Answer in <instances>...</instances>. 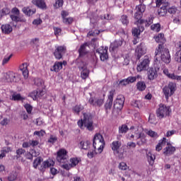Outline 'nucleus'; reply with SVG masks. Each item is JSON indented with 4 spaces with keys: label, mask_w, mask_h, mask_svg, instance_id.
I'll return each mask as SVG.
<instances>
[{
    "label": "nucleus",
    "mask_w": 181,
    "mask_h": 181,
    "mask_svg": "<svg viewBox=\"0 0 181 181\" xmlns=\"http://www.w3.org/2000/svg\"><path fill=\"white\" fill-rule=\"evenodd\" d=\"M159 54H160V59L158 57ZM160 60L163 62V63H165V64H169L171 62L169 49L165 47V45L162 44L158 45L155 51L154 66H156L157 70L160 69Z\"/></svg>",
    "instance_id": "obj_1"
},
{
    "label": "nucleus",
    "mask_w": 181,
    "mask_h": 181,
    "mask_svg": "<svg viewBox=\"0 0 181 181\" xmlns=\"http://www.w3.org/2000/svg\"><path fill=\"white\" fill-rule=\"evenodd\" d=\"M83 118L78 122V125L81 129L86 128L88 131H94V123L93 122V115L91 113H83Z\"/></svg>",
    "instance_id": "obj_2"
},
{
    "label": "nucleus",
    "mask_w": 181,
    "mask_h": 181,
    "mask_svg": "<svg viewBox=\"0 0 181 181\" xmlns=\"http://www.w3.org/2000/svg\"><path fill=\"white\" fill-rule=\"evenodd\" d=\"M93 148L95 150H97L98 153H101L105 146V141L103 135L100 134H96L93 138Z\"/></svg>",
    "instance_id": "obj_3"
},
{
    "label": "nucleus",
    "mask_w": 181,
    "mask_h": 181,
    "mask_svg": "<svg viewBox=\"0 0 181 181\" xmlns=\"http://www.w3.org/2000/svg\"><path fill=\"white\" fill-rule=\"evenodd\" d=\"M170 112H172L170 107L166 106L163 104H160L158 109L156 110L157 117L160 119H162V118H166V117H169V115H170Z\"/></svg>",
    "instance_id": "obj_4"
},
{
    "label": "nucleus",
    "mask_w": 181,
    "mask_h": 181,
    "mask_svg": "<svg viewBox=\"0 0 181 181\" xmlns=\"http://www.w3.org/2000/svg\"><path fill=\"white\" fill-rule=\"evenodd\" d=\"M175 91H176V83L170 82L168 85L165 86L163 88V93L166 98H168L175 94Z\"/></svg>",
    "instance_id": "obj_5"
},
{
    "label": "nucleus",
    "mask_w": 181,
    "mask_h": 181,
    "mask_svg": "<svg viewBox=\"0 0 181 181\" xmlns=\"http://www.w3.org/2000/svg\"><path fill=\"white\" fill-rule=\"evenodd\" d=\"M162 6L158 10V14L159 16H165L166 15V13L168 12V6H169V2H168V0H156V6Z\"/></svg>",
    "instance_id": "obj_6"
},
{
    "label": "nucleus",
    "mask_w": 181,
    "mask_h": 181,
    "mask_svg": "<svg viewBox=\"0 0 181 181\" xmlns=\"http://www.w3.org/2000/svg\"><path fill=\"white\" fill-rule=\"evenodd\" d=\"M125 103V98L122 95L117 96L114 102L113 107L116 110H122L124 108V103Z\"/></svg>",
    "instance_id": "obj_7"
},
{
    "label": "nucleus",
    "mask_w": 181,
    "mask_h": 181,
    "mask_svg": "<svg viewBox=\"0 0 181 181\" xmlns=\"http://www.w3.org/2000/svg\"><path fill=\"white\" fill-rule=\"evenodd\" d=\"M4 77L7 83H18V81L20 80L19 77H18V75L12 71L6 73Z\"/></svg>",
    "instance_id": "obj_8"
},
{
    "label": "nucleus",
    "mask_w": 181,
    "mask_h": 181,
    "mask_svg": "<svg viewBox=\"0 0 181 181\" xmlns=\"http://www.w3.org/2000/svg\"><path fill=\"white\" fill-rule=\"evenodd\" d=\"M66 53V47L65 46H58L56 47L54 52V56L57 60H60L63 55Z\"/></svg>",
    "instance_id": "obj_9"
},
{
    "label": "nucleus",
    "mask_w": 181,
    "mask_h": 181,
    "mask_svg": "<svg viewBox=\"0 0 181 181\" xmlns=\"http://www.w3.org/2000/svg\"><path fill=\"white\" fill-rule=\"evenodd\" d=\"M67 159V151L61 149L57 152V160L59 163H65Z\"/></svg>",
    "instance_id": "obj_10"
},
{
    "label": "nucleus",
    "mask_w": 181,
    "mask_h": 181,
    "mask_svg": "<svg viewBox=\"0 0 181 181\" xmlns=\"http://www.w3.org/2000/svg\"><path fill=\"white\" fill-rule=\"evenodd\" d=\"M89 104L93 107H101L104 104V100L99 98L90 97L88 100Z\"/></svg>",
    "instance_id": "obj_11"
},
{
    "label": "nucleus",
    "mask_w": 181,
    "mask_h": 181,
    "mask_svg": "<svg viewBox=\"0 0 181 181\" xmlns=\"http://www.w3.org/2000/svg\"><path fill=\"white\" fill-rule=\"evenodd\" d=\"M149 58H144V60L139 65H137V71H144L147 70L149 67Z\"/></svg>",
    "instance_id": "obj_12"
},
{
    "label": "nucleus",
    "mask_w": 181,
    "mask_h": 181,
    "mask_svg": "<svg viewBox=\"0 0 181 181\" xmlns=\"http://www.w3.org/2000/svg\"><path fill=\"white\" fill-rule=\"evenodd\" d=\"M50 166H54V161L53 160H47L38 167V169L43 173L47 168H50Z\"/></svg>",
    "instance_id": "obj_13"
},
{
    "label": "nucleus",
    "mask_w": 181,
    "mask_h": 181,
    "mask_svg": "<svg viewBox=\"0 0 181 181\" xmlns=\"http://www.w3.org/2000/svg\"><path fill=\"white\" fill-rule=\"evenodd\" d=\"M121 141H114L110 144V147L112 151H113L114 155H117V153H119V148H121Z\"/></svg>",
    "instance_id": "obj_14"
},
{
    "label": "nucleus",
    "mask_w": 181,
    "mask_h": 181,
    "mask_svg": "<svg viewBox=\"0 0 181 181\" xmlns=\"http://www.w3.org/2000/svg\"><path fill=\"white\" fill-rule=\"evenodd\" d=\"M46 94V92L43 90H36L33 91L30 95L32 97L33 100H37V98H40V97H43Z\"/></svg>",
    "instance_id": "obj_15"
},
{
    "label": "nucleus",
    "mask_w": 181,
    "mask_h": 181,
    "mask_svg": "<svg viewBox=\"0 0 181 181\" xmlns=\"http://www.w3.org/2000/svg\"><path fill=\"white\" fill-rule=\"evenodd\" d=\"M148 80H155L158 78V70L156 68H150L148 71Z\"/></svg>",
    "instance_id": "obj_16"
},
{
    "label": "nucleus",
    "mask_w": 181,
    "mask_h": 181,
    "mask_svg": "<svg viewBox=\"0 0 181 181\" xmlns=\"http://www.w3.org/2000/svg\"><path fill=\"white\" fill-rule=\"evenodd\" d=\"M32 4L40 8V9H47L46 2L45 0H32Z\"/></svg>",
    "instance_id": "obj_17"
},
{
    "label": "nucleus",
    "mask_w": 181,
    "mask_h": 181,
    "mask_svg": "<svg viewBox=\"0 0 181 181\" xmlns=\"http://www.w3.org/2000/svg\"><path fill=\"white\" fill-rule=\"evenodd\" d=\"M176 148L174 146H168L163 149V155L165 156H170V155H173Z\"/></svg>",
    "instance_id": "obj_18"
},
{
    "label": "nucleus",
    "mask_w": 181,
    "mask_h": 181,
    "mask_svg": "<svg viewBox=\"0 0 181 181\" xmlns=\"http://www.w3.org/2000/svg\"><path fill=\"white\" fill-rule=\"evenodd\" d=\"M114 100V94L111 93L108 96V99L105 105V108L106 111H108V110H111V107H112V101Z\"/></svg>",
    "instance_id": "obj_19"
},
{
    "label": "nucleus",
    "mask_w": 181,
    "mask_h": 181,
    "mask_svg": "<svg viewBox=\"0 0 181 181\" xmlns=\"http://www.w3.org/2000/svg\"><path fill=\"white\" fill-rule=\"evenodd\" d=\"M122 46V40H115L114 42L111 43L110 47V52H115V49Z\"/></svg>",
    "instance_id": "obj_20"
},
{
    "label": "nucleus",
    "mask_w": 181,
    "mask_h": 181,
    "mask_svg": "<svg viewBox=\"0 0 181 181\" xmlns=\"http://www.w3.org/2000/svg\"><path fill=\"white\" fill-rule=\"evenodd\" d=\"M22 12L25 15V16H32L36 13V9H30V7L26 6L22 8Z\"/></svg>",
    "instance_id": "obj_21"
},
{
    "label": "nucleus",
    "mask_w": 181,
    "mask_h": 181,
    "mask_svg": "<svg viewBox=\"0 0 181 181\" xmlns=\"http://www.w3.org/2000/svg\"><path fill=\"white\" fill-rule=\"evenodd\" d=\"M62 69H63V62H55L53 66L51 68V71H55V73H59V71H60Z\"/></svg>",
    "instance_id": "obj_22"
},
{
    "label": "nucleus",
    "mask_w": 181,
    "mask_h": 181,
    "mask_svg": "<svg viewBox=\"0 0 181 181\" xmlns=\"http://www.w3.org/2000/svg\"><path fill=\"white\" fill-rule=\"evenodd\" d=\"M1 29L5 35H9L13 30L12 25L9 24H4L2 25Z\"/></svg>",
    "instance_id": "obj_23"
},
{
    "label": "nucleus",
    "mask_w": 181,
    "mask_h": 181,
    "mask_svg": "<svg viewBox=\"0 0 181 181\" xmlns=\"http://www.w3.org/2000/svg\"><path fill=\"white\" fill-rule=\"evenodd\" d=\"M137 57L139 59L143 54H145V49H144V43H141L136 49Z\"/></svg>",
    "instance_id": "obj_24"
},
{
    "label": "nucleus",
    "mask_w": 181,
    "mask_h": 181,
    "mask_svg": "<svg viewBox=\"0 0 181 181\" xmlns=\"http://www.w3.org/2000/svg\"><path fill=\"white\" fill-rule=\"evenodd\" d=\"M136 138L137 139H141V141H137V145H139V146H141V145L146 144V139H145L144 133H139Z\"/></svg>",
    "instance_id": "obj_25"
},
{
    "label": "nucleus",
    "mask_w": 181,
    "mask_h": 181,
    "mask_svg": "<svg viewBox=\"0 0 181 181\" xmlns=\"http://www.w3.org/2000/svg\"><path fill=\"white\" fill-rule=\"evenodd\" d=\"M81 69L82 70L81 73V77L83 78V80H86V78L88 77V74H90V71H88L86 66H83Z\"/></svg>",
    "instance_id": "obj_26"
},
{
    "label": "nucleus",
    "mask_w": 181,
    "mask_h": 181,
    "mask_svg": "<svg viewBox=\"0 0 181 181\" xmlns=\"http://www.w3.org/2000/svg\"><path fill=\"white\" fill-rule=\"evenodd\" d=\"M156 42L157 43H160L159 45H163L166 42V39H165V35L162 33L158 34V35L156 37Z\"/></svg>",
    "instance_id": "obj_27"
},
{
    "label": "nucleus",
    "mask_w": 181,
    "mask_h": 181,
    "mask_svg": "<svg viewBox=\"0 0 181 181\" xmlns=\"http://www.w3.org/2000/svg\"><path fill=\"white\" fill-rule=\"evenodd\" d=\"M147 158L149 165H151V166H153V163H155L156 159L155 155H153L152 153L148 152L147 154Z\"/></svg>",
    "instance_id": "obj_28"
},
{
    "label": "nucleus",
    "mask_w": 181,
    "mask_h": 181,
    "mask_svg": "<svg viewBox=\"0 0 181 181\" xmlns=\"http://www.w3.org/2000/svg\"><path fill=\"white\" fill-rule=\"evenodd\" d=\"M87 46H88V44L87 42L84 43L83 45L81 46L80 49H78L80 56H84V54H87V50L86 49V47H87Z\"/></svg>",
    "instance_id": "obj_29"
},
{
    "label": "nucleus",
    "mask_w": 181,
    "mask_h": 181,
    "mask_svg": "<svg viewBox=\"0 0 181 181\" xmlns=\"http://www.w3.org/2000/svg\"><path fill=\"white\" fill-rule=\"evenodd\" d=\"M134 18L137 20V22L140 23V25L144 24V23L145 22V20L141 19V18H142V13L138 11H136V12L135 13Z\"/></svg>",
    "instance_id": "obj_30"
},
{
    "label": "nucleus",
    "mask_w": 181,
    "mask_h": 181,
    "mask_svg": "<svg viewBox=\"0 0 181 181\" xmlns=\"http://www.w3.org/2000/svg\"><path fill=\"white\" fill-rule=\"evenodd\" d=\"M42 162H43V158L42 157H37L36 158L33 163V166L34 169H37V166H39V165H40V163H42Z\"/></svg>",
    "instance_id": "obj_31"
},
{
    "label": "nucleus",
    "mask_w": 181,
    "mask_h": 181,
    "mask_svg": "<svg viewBox=\"0 0 181 181\" xmlns=\"http://www.w3.org/2000/svg\"><path fill=\"white\" fill-rule=\"evenodd\" d=\"M108 52V47H100L98 49H96V53H98L100 56L101 54H105V53Z\"/></svg>",
    "instance_id": "obj_32"
},
{
    "label": "nucleus",
    "mask_w": 181,
    "mask_h": 181,
    "mask_svg": "<svg viewBox=\"0 0 181 181\" xmlns=\"http://www.w3.org/2000/svg\"><path fill=\"white\" fill-rule=\"evenodd\" d=\"M166 144V138H163V140L160 141L156 146V151L158 152L162 151V146Z\"/></svg>",
    "instance_id": "obj_33"
},
{
    "label": "nucleus",
    "mask_w": 181,
    "mask_h": 181,
    "mask_svg": "<svg viewBox=\"0 0 181 181\" xmlns=\"http://www.w3.org/2000/svg\"><path fill=\"white\" fill-rule=\"evenodd\" d=\"M136 87L139 91H144L146 88V84L144 81H139L136 84Z\"/></svg>",
    "instance_id": "obj_34"
},
{
    "label": "nucleus",
    "mask_w": 181,
    "mask_h": 181,
    "mask_svg": "<svg viewBox=\"0 0 181 181\" xmlns=\"http://www.w3.org/2000/svg\"><path fill=\"white\" fill-rule=\"evenodd\" d=\"M11 100H13V101H22L25 100V98L22 97L19 93H13L12 95Z\"/></svg>",
    "instance_id": "obj_35"
},
{
    "label": "nucleus",
    "mask_w": 181,
    "mask_h": 181,
    "mask_svg": "<svg viewBox=\"0 0 181 181\" xmlns=\"http://www.w3.org/2000/svg\"><path fill=\"white\" fill-rule=\"evenodd\" d=\"M84 110V107L81 105H76L75 107L73 108V111L76 112V114H80L81 111H83Z\"/></svg>",
    "instance_id": "obj_36"
},
{
    "label": "nucleus",
    "mask_w": 181,
    "mask_h": 181,
    "mask_svg": "<svg viewBox=\"0 0 181 181\" xmlns=\"http://www.w3.org/2000/svg\"><path fill=\"white\" fill-rule=\"evenodd\" d=\"M120 22H122V25L124 26H128V23H129V20H128V16L123 15L120 18Z\"/></svg>",
    "instance_id": "obj_37"
},
{
    "label": "nucleus",
    "mask_w": 181,
    "mask_h": 181,
    "mask_svg": "<svg viewBox=\"0 0 181 181\" xmlns=\"http://www.w3.org/2000/svg\"><path fill=\"white\" fill-rule=\"evenodd\" d=\"M16 177H18V173H16V171H12L8 177V180L9 181H13V180H16Z\"/></svg>",
    "instance_id": "obj_38"
},
{
    "label": "nucleus",
    "mask_w": 181,
    "mask_h": 181,
    "mask_svg": "<svg viewBox=\"0 0 181 181\" xmlns=\"http://www.w3.org/2000/svg\"><path fill=\"white\" fill-rule=\"evenodd\" d=\"M128 131V126L127 124H122L119 127V134H127Z\"/></svg>",
    "instance_id": "obj_39"
},
{
    "label": "nucleus",
    "mask_w": 181,
    "mask_h": 181,
    "mask_svg": "<svg viewBox=\"0 0 181 181\" xmlns=\"http://www.w3.org/2000/svg\"><path fill=\"white\" fill-rule=\"evenodd\" d=\"M145 9H146V6L144 4H142V3L136 7V11H137V12H140L141 13L145 12Z\"/></svg>",
    "instance_id": "obj_40"
},
{
    "label": "nucleus",
    "mask_w": 181,
    "mask_h": 181,
    "mask_svg": "<svg viewBox=\"0 0 181 181\" xmlns=\"http://www.w3.org/2000/svg\"><path fill=\"white\" fill-rule=\"evenodd\" d=\"M70 165L72 168H74L75 166H77V165H78V162H80V160H78V158H73L70 159Z\"/></svg>",
    "instance_id": "obj_41"
},
{
    "label": "nucleus",
    "mask_w": 181,
    "mask_h": 181,
    "mask_svg": "<svg viewBox=\"0 0 181 181\" xmlns=\"http://www.w3.org/2000/svg\"><path fill=\"white\" fill-rule=\"evenodd\" d=\"M80 145L81 147V149H88V146H90V141H81Z\"/></svg>",
    "instance_id": "obj_42"
},
{
    "label": "nucleus",
    "mask_w": 181,
    "mask_h": 181,
    "mask_svg": "<svg viewBox=\"0 0 181 181\" xmlns=\"http://www.w3.org/2000/svg\"><path fill=\"white\" fill-rule=\"evenodd\" d=\"M96 153H98V151L97 150H93V151H90L89 152H88V158H89V159H93V158H94V156H95Z\"/></svg>",
    "instance_id": "obj_43"
},
{
    "label": "nucleus",
    "mask_w": 181,
    "mask_h": 181,
    "mask_svg": "<svg viewBox=\"0 0 181 181\" xmlns=\"http://www.w3.org/2000/svg\"><path fill=\"white\" fill-rule=\"evenodd\" d=\"M0 13H1V16H5L9 15V13H11V10L9 8L5 7L1 11Z\"/></svg>",
    "instance_id": "obj_44"
},
{
    "label": "nucleus",
    "mask_w": 181,
    "mask_h": 181,
    "mask_svg": "<svg viewBox=\"0 0 181 181\" xmlns=\"http://www.w3.org/2000/svg\"><path fill=\"white\" fill-rule=\"evenodd\" d=\"M151 30H154V32H160V24H153L151 26Z\"/></svg>",
    "instance_id": "obj_45"
},
{
    "label": "nucleus",
    "mask_w": 181,
    "mask_h": 181,
    "mask_svg": "<svg viewBox=\"0 0 181 181\" xmlns=\"http://www.w3.org/2000/svg\"><path fill=\"white\" fill-rule=\"evenodd\" d=\"M34 84H35V86H37V87H42V86H43L44 84V82H43V80L40 78H35Z\"/></svg>",
    "instance_id": "obj_46"
},
{
    "label": "nucleus",
    "mask_w": 181,
    "mask_h": 181,
    "mask_svg": "<svg viewBox=\"0 0 181 181\" xmlns=\"http://www.w3.org/2000/svg\"><path fill=\"white\" fill-rule=\"evenodd\" d=\"M175 62H177V63L181 64V50H180L175 53Z\"/></svg>",
    "instance_id": "obj_47"
},
{
    "label": "nucleus",
    "mask_w": 181,
    "mask_h": 181,
    "mask_svg": "<svg viewBox=\"0 0 181 181\" xmlns=\"http://www.w3.org/2000/svg\"><path fill=\"white\" fill-rule=\"evenodd\" d=\"M137 78H141V76L137 75L136 76H129L127 78V81H129V83H135V81H136Z\"/></svg>",
    "instance_id": "obj_48"
},
{
    "label": "nucleus",
    "mask_w": 181,
    "mask_h": 181,
    "mask_svg": "<svg viewBox=\"0 0 181 181\" xmlns=\"http://www.w3.org/2000/svg\"><path fill=\"white\" fill-rule=\"evenodd\" d=\"M26 152V151L23 148H18L16 150V156L17 158H21V155H23Z\"/></svg>",
    "instance_id": "obj_49"
},
{
    "label": "nucleus",
    "mask_w": 181,
    "mask_h": 181,
    "mask_svg": "<svg viewBox=\"0 0 181 181\" xmlns=\"http://www.w3.org/2000/svg\"><path fill=\"white\" fill-rule=\"evenodd\" d=\"M132 35H133V36L138 37V36H139V35H141V30H139V28H133L132 29Z\"/></svg>",
    "instance_id": "obj_50"
},
{
    "label": "nucleus",
    "mask_w": 181,
    "mask_h": 181,
    "mask_svg": "<svg viewBox=\"0 0 181 181\" xmlns=\"http://www.w3.org/2000/svg\"><path fill=\"white\" fill-rule=\"evenodd\" d=\"M24 107L25 108L28 114H32V110H33V107H32V105H30V104H25L24 105Z\"/></svg>",
    "instance_id": "obj_51"
},
{
    "label": "nucleus",
    "mask_w": 181,
    "mask_h": 181,
    "mask_svg": "<svg viewBox=\"0 0 181 181\" xmlns=\"http://www.w3.org/2000/svg\"><path fill=\"white\" fill-rule=\"evenodd\" d=\"M63 0H56L55 4H54V8H60L63 6Z\"/></svg>",
    "instance_id": "obj_52"
},
{
    "label": "nucleus",
    "mask_w": 181,
    "mask_h": 181,
    "mask_svg": "<svg viewBox=\"0 0 181 181\" xmlns=\"http://www.w3.org/2000/svg\"><path fill=\"white\" fill-rule=\"evenodd\" d=\"M148 135H149V136H151V138H158V133H156V132L154 131H152V130H149L148 132H147Z\"/></svg>",
    "instance_id": "obj_53"
},
{
    "label": "nucleus",
    "mask_w": 181,
    "mask_h": 181,
    "mask_svg": "<svg viewBox=\"0 0 181 181\" xmlns=\"http://www.w3.org/2000/svg\"><path fill=\"white\" fill-rule=\"evenodd\" d=\"M168 12L171 15H175V13L177 12V8L175 6H172L171 8H168Z\"/></svg>",
    "instance_id": "obj_54"
},
{
    "label": "nucleus",
    "mask_w": 181,
    "mask_h": 181,
    "mask_svg": "<svg viewBox=\"0 0 181 181\" xmlns=\"http://www.w3.org/2000/svg\"><path fill=\"white\" fill-rule=\"evenodd\" d=\"M100 59L101 62H106V60L108 59V52L100 55Z\"/></svg>",
    "instance_id": "obj_55"
},
{
    "label": "nucleus",
    "mask_w": 181,
    "mask_h": 181,
    "mask_svg": "<svg viewBox=\"0 0 181 181\" xmlns=\"http://www.w3.org/2000/svg\"><path fill=\"white\" fill-rule=\"evenodd\" d=\"M31 45H33L34 46H36V47H38L39 46V38H33L30 41Z\"/></svg>",
    "instance_id": "obj_56"
},
{
    "label": "nucleus",
    "mask_w": 181,
    "mask_h": 181,
    "mask_svg": "<svg viewBox=\"0 0 181 181\" xmlns=\"http://www.w3.org/2000/svg\"><path fill=\"white\" fill-rule=\"evenodd\" d=\"M168 78H171L172 80H181V76H176L175 74H170Z\"/></svg>",
    "instance_id": "obj_57"
},
{
    "label": "nucleus",
    "mask_w": 181,
    "mask_h": 181,
    "mask_svg": "<svg viewBox=\"0 0 181 181\" xmlns=\"http://www.w3.org/2000/svg\"><path fill=\"white\" fill-rule=\"evenodd\" d=\"M132 105L133 107H136V108H141V107H142V104L139 100H135L134 102H133Z\"/></svg>",
    "instance_id": "obj_58"
},
{
    "label": "nucleus",
    "mask_w": 181,
    "mask_h": 181,
    "mask_svg": "<svg viewBox=\"0 0 181 181\" xmlns=\"http://www.w3.org/2000/svg\"><path fill=\"white\" fill-rule=\"evenodd\" d=\"M12 57V54H10L8 57H4L3 61H2V64L3 66H5L11 60V58Z\"/></svg>",
    "instance_id": "obj_59"
},
{
    "label": "nucleus",
    "mask_w": 181,
    "mask_h": 181,
    "mask_svg": "<svg viewBox=\"0 0 181 181\" xmlns=\"http://www.w3.org/2000/svg\"><path fill=\"white\" fill-rule=\"evenodd\" d=\"M45 134H46V132L45 130H41V131H35L34 132V135H37V136H45Z\"/></svg>",
    "instance_id": "obj_60"
},
{
    "label": "nucleus",
    "mask_w": 181,
    "mask_h": 181,
    "mask_svg": "<svg viewBox=\"0 0 181 181\" xmlns=\"http://www.w3.org/2000/svg\"><path fill=\"white\" fill-rule=\"evenodd\" d=\"M64 23H66V25H70V23H73V18H63Z\"/></svg>",
    "instance_id": "obj_61"
},
{
    "label": "nucleus",
    "mask_w": 181,
    "mask_h": 181,
    "mask_svg": "<svg viewBox=\"0 0 181 181\" xmlns=\"http://www.w3.org/2000/svg\"><path fill=\"white\" fill-rule=\"evenodd\" d=\"M30 152L33 158H37V156H39L40 155V153L39 151H36V150L35 149H32Z\"/></svg>",
    "instance_id": "obj_62"
},
{
    "label": "nucleus",
    "mask_w": 181,
    "mask_h": 181,
    "mask_svg": "<svg viewBox=\"0 0 181 181\" xmlns=\"http://www.w3.org/2000/svg\"><path fill=\"white\" fill-rule=\"evenodd\" d=\"M11 12L14 14L16 15L17 16H19V15H21V11H19V9L16 7H14L12 8Z\"/></svg>",
    "instance_id": "obj_63"
},
{
    "label": "nucleus",
    "mask_w": 181,
    "mask_h": 181,
    "mask_svg": "<svg viewBox=\"0 0 181 181\" xmlns=\"http://www.w3.org/2000/svg\"><path fill=\"white\" fill-rule=\"evenodd\" d=\"M20 70L21 71H24L25 70H28V63H23L20 66Z\"/></svg>",
    "instance_id": "obj_64"
}]
</instances>
